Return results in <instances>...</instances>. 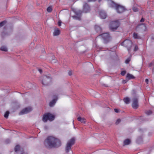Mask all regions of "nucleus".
<instances>
[{
    "instance_id": "obj_13",
    "label": "nucleus",
    "mask_w": 154,
    "mask_h": 154,
    "mask_svg": "<svg viewBox=\"0 0 154 154\" xmlns=\"http://www.w3.org/2000/svg\"><path fill=\"white\" fill-rule=\"evenodd\" d=\"M55 98L49 103V106H50L51 107L54 106L56 103V101L57 100V96H55Z\"/></svg>"
},
{
    "instance_id": "obj_17",
    "label": "nucleus",
    "mask_w": 154,
    "mask_h": 154,
    "mask_svg": "<svg viewBox=\"0 0 154 154\" xmlns=\"http://www.w3.org/2000/svg\"><path fill=\"white\" fill-rule=\"evenodd\" d=\"M130 140L129 139H127L125 140L124 142V143L125 145L129 144L130 143Z\"/></svg>"
},
{
    "instance_id": "obj_20",
    "label": "nucleus",
    "mask_w": 154,
    "mask_h": 154,
    "mask_svg": "<svg viewBox=\"0 0 154 154\" xmlns=\"http://www.w3.org/2000/svg\"><path fill=\"white\" fill-rule=\"evenodd\" d=\"M95 29L96 32H98L101 30V28L97 26H95Z\"/></svg>"
},
{
    "instance_id": "obj_33",
    "label": "nucleus",
    "mask_w": 154,
    "mask_h": 154,
    "mask_svg": "<svg viewBox=\"0 0 154 154\" xmlns=\"http://www.w3.org/2000/svg\"><path fill=\"white\" fill-rule=\"evenodd\" d=\"M68 75H72V72L71 71H69L68 72Z\"/></svg>"
},
{
    "instance_id": "obj_12",
    "label": "nucleus",
    "mask_w": 154,
    "mask_h": 154,
    "mask_svg": "<svg viewBox=\"0 0 154 154\" xmlns=\"http://www.w3.org/2000/svg\"><path fill=\"white\" fill-rule=\"evenodd\" d=\"M99 15L100 18L103 19H105L107 16L105 11H101L99 12Z\"/></svg>"
},
{
    "instance_id": "obj_34",
    "label": "nucleus",
    "mask_w": 154,
    "mask_h": 154,
    "mask_svg": "<svg viewBox=\"0 0 154 154\" xmlns=\"http://www.w3.org/2000/svg\"><path fill=\"white\" fill-rule=\"evenodd\" d=\"M144 19L143 18H142L141 20H140V22H143L144 21Z\"/></svg>"
},
{
    "instance_id": "obj_6",
    "label": "nucleus",
    "mask_w": 154,
    "mask_h": 154,
    "mask_svg": "<svg viewBox=\"0 0 154 154\" xmlns=\"http://www.w3.org/2000/svg\"><path fill=\"white\" fill-rule=\"evenodd\" d=\"M55 118V116L52 114L48 113L44 115L43 116L42 120L44 122H46L48 120L50 121L53 120Z\"/></svg>"
},
{
    "instance_id": "obj_27",
    "label": "nucleus",
    "mask_w": 154,
    "mask_h": 154,
    "mask_svg": "<svg viewBox=\"0 0 154 154\" xmlns=\"http://www.w3.org/2000/svg\"><path fill=\"white\" fill-rule=\"evenodd\" d=\"M146 114L148 115H149L152 113V112L150 110H148L145 112Z\"/></svg>"
},
{
    "instance_id": "obj_15",
    "label": "nucleus",
    "mask_w": 154,
    "mask_h": 154,
    "mask_svg": "<svg viewBox=\"0 0 154 154\" xmlns=\"http://www.w3.org/2000/svg\"><path fill=\"white\" fill-rule=\"evenodd\" d=\"M78 121H80L82 123H85L86 122V120L84 118H82L81 117H79L77 118Z\"/></svg>"
},
{
    "instance_id": "obj_3",
    "label": "nucleus",
    "mask_w": 154,
    "mask_h": 154,
    "mask_svg": "<svg viewBox=\"0 0 154 154\" xmlns=\"http://www.w3.org/2000/svg\"><path fill=\"white\" fill-rule=\"evenodd\" d=\"M111 6L112 7L115 8L117 12L119 13H122L125 11L124 7L117 4L113 2H111Z\"/></svg>"
},
{
    "instance_id": "obj_24",
    "label": "nucleus",
    "mask_w": 154,
    "mask_h": 154,
    "mask_svg": "<svg viewBox=\"0 0 154 154\" xmlns=\"http://www.w3.org/2000/svg\"><path fill=\"white\" fill-rule=\"evenodd\" d=\"M20 148V146L19 145H17L14 149V150L15 152H17L18 151Z\"/></svg>"
},
{
    "instance_id": "obj_4",
    "label": "nucleus",
    "mask_w": 154,
    "mask_h": 154,
    "mask_svg": "<svg viewBox=\"0 0 154 154\" xmlns=\"http://www.w3.org/2000/svg\"><path fill=\"white\" fill-rule=\"evenodd\" d=\"M132 44V42L130 40L126 39L122 43L121 45L127 48L128 52L130 53Z\"/></svg>"
},
{
    "instance_id": "obj_30",
    "label": "nucleus",
    "mask_w": 154,
    "mask_h": 154,
    "mask_svg": "<svg viewBox=\"0 0 154 154\" xmlns=\"http://www.w3.org/2000/svg\"><path fill=\"white\" fill-rule=\"evenodd\" d=\"M121 120L120 119H118L117 120V121L116 122V125L118 124L121 122Z\"/></svg>"
},
{
    "instance_id": "obj_11",
    "label": "nucleus",
    "mask_w": 154,
    "mask_h": 154,
    "mask_svg": "<svg viewBox=\"0 0 154 154\" xmlns=\"http://www.w3.org/2000/svg\"><path fill=\"white\" fill-rule=\"evenodd\" d=\"M138 101L137 98H134L133 100V102L132 106V107L134 109H137L138 107Z\"/></svg>"
},
{
    "instance_id": "obj_37",
    "label": "nucleus",
    "mask_w": 154,
    "mask_h": 154,
    "mask_svg": "<svg viewBox=\"0 0 154 154\" xmlns=\"http://www.w3.org/2000/svg\"><path fill=\"white\" fill-rule=\"evenodd\" d=\"M96 0H88V2H94Z\"/></svg>"
},
{
    "instance_id": "obj_8",
    "label": "nucleus",
    "mask_w": 154,
    "mask_h": 154,
    "mask_svg": "<svg viewBox=\"0 0 154 154\" xmlns=\"http://www.w3.org/2000/svg\"><path fill=\"white\" fill-rule=\"evenodd\" d=\"M51 78L49 75L43 76L42 78V83L44 85H47L51 81Z\"/></svg>"
},
{
    "instance_id": "obj_29",
    "label": "nucleus",
    "mask_w": 154,
    "mask_h": 154,
    "mask_svg": "<svg viewBox=\"0 0 154 154\" xmlns=\"http://www.w3.org/2000/svg\"><path fill=\"white\" fill-rule=\"evenodd\" d=\"M130 60L131 59L130 58H127L125 61V63L126 64L129 63Z\"/></svg>"
},
{
    "instance_id": "obj_2",
    "label": "nucleus",
    "mask_w": 154,
    "mask_h": 154,
    "mask_svg": "<svg viewBox=\"0 0 154 154\" xmlns=\"http://www.w3.org/2000/svg\"><path fill=\"white\" fill-rule=\"evenodd\" d=\"M90 7L89 5L87 3H85L83 6L82 11H79L76 12V14L77 15L79 16V17H77L76 16H74L73 17L79 20L80 19V16L82 12L85 13H88L90 12Z\"/></svg>"
},
{
    "instance_id": "obj_43",
    "label": "nucleus",
    "mask_w": 154,
    "mask_h": 154,
    "mask_svg": "<svg viewBox=\"0 0 154 154\" xmlns=\"http://www.w3.org/2000/svg\"><path fill=\"white\" fill-rule=\"evenodd\" d=\"M21 154H23L22 153Z\"/></svg>"
},
{
    "instance_id": "obj_14",
    "label": "nucleus",
    "mask_w": 154,
    "mask_h": 154,
    "mask_svg": "<svg viewBox=\"0 0 154 154\" xmlns=\"http://www.w3.org/2000/svg\"><path fill=\"white\" fill-rule=\"evenodd\" d=\"M126 78L128 80L134 79L135 78L133 75L130 73H128L127 74Z\"/></svg>"
},
{
    "instance_id": "obj_40",
    "label": "nucleus",
    "mask_w": 154,
    "mask_h": 154,
    "mask_svg": "<svg viewBox=\"0 0 154 154\" xmlns=\"http://www.w3.org/2000/svg\"><path fill=\"white\" fill-rule=\"evenodd\" d=\"M123 82H124V83H125L126 82H125V81H123Z\"/></svg>"
},
{
    "instance_id": "obj_39",
    "label": "nucleus",
    "mask_w": 154,
    "mask_h": 154,
    "mask_svg": "<svg viewBox=\"0 0 154 154\" xmlns=\"http://www.w3.org/2000/svg\"><path fill=\"white\" fill-rule=\"evenodd\" d=\"M54 60V63H55L56 62L57 60Z\"/></svg>"
},
{
    "instance_id": "obj_18",
    "label": "nucleus",
    "mask_w": 154,
    "mask_h": 154,
    "mask_svg": "<svg viewBox=\"0 0 154 154\" xmlns=\"http://www.w3.org/2000/svg\"><path fill=\"white\" fill-rule=\"evenodd\" d=\"M123 100L125 103L127 104L129 103L130 101L129 98L127 97L124 98Z\"/></svg>"
},
{
    "instance_id": "obj_35",
    "label": "nucleus",
    "mask_w": 154,
    "mask_h": 154,
    "mask_svg": "<svg viewBox=\"0 0 154 154\" xmlns=\"http://www.w3.org/2000/svg\"><path fill=\"white\" fill-rule=\"evenodd\" d=\"M114 111L115 112H116V113H118L119 112L118 110L117 109H114Z\"/></svg>"
},
{
    "instance_id": "obj_26",
    "label": "nucleus",
    "mask_w": 154,
    "mask_h": 154,
    "mask_svg": "<svg viewBox=\"0 0 154 154\" xmlns=\"http://www.w3.org/2000/svg\"><path fill=\"white\" fill-rule=\"evenodd\" d=\"M133 37L134 38H139V36H138L137 34L135 32L133 33Z\"/></svg>"
},
{
    "instance_id": "obj_42",
    "label": "nucleus",
    "mask_w": 154,
    "mask_h": 154,
    "mask_svg": "<svg viewBox=\"0 0 154 154\" xmlns=\"http://www.w3.org/2000/svg\"><path fill=\"white\" fill-rule=\"evenodd\" d=\"M101 0H99V2H100Z\"/></svg>"
},
{
    "instance_id": "obj_36",
    "label": "nucleus",
    "mask_w": 154,
    "mask_h": 154,
    "mask_svg": "<svg viewBox=\"0 0 154 154\" xmlns=\"http://www.w3.org/2000/svg\"><path fill=\"white\" fill-rule=\"evenodd\" d=\"M148 81H149V80H148V79H146L145 82L147 84H148Z\"/></svg>"
},
{
    "instance_id": "obj_31",
    "label": "nucleus",
    "mask_w": 154,
    "mask_h": 154,
    "mask_svg": "<svg viewBox=\"0 0 154 154\" xmlns=\"http://www.w3.org/2000/svg\"><path fill=\"white\" fill-rule=\"evenodd\" d=\"M126 72L125 71H122L121 72V75H122L124 76V75L125 74H126Z\"/></svg>"
},
{
    "instance_id": "obj_7",
    "label": "nucleus",
    "mask_w": 154,
    "mask_h": 154,
    "mask_svg": "<svg viewBox=\"0 0 154 154\" xmlns=\"http://www.w3.org/2000/svg\"><path fill=\"white\" fill-rule=\"evenodd\" d=\"M75 139L74 138H71L67 143L66 147L65 150L66 152H68L71 149V147L75 143Z\"/></svg>"
},
{
    "instance_id": "obj_16",
    "label": "nucleus",
    "mask_w": 154,
    "mask_h": 154,
    "mask_svg": "<svg viewBox=\"0 0 154 154\" xmlns=\"http://www.w3.org/2000/svg\"><path fill=\"white\" fill-rule=\"evenodd\" d=\"M60 34V30L57 28L54 29V32L53 33V35L54 36H57L59 35Z\"/></svg>"
},
{
    "instance_id": "obj_32",
    "label": "nucleus",
    "mask_w": 154,
    "mask_h": 154,
    "mask_svg": "<svg viewBox=\"0 0 154 154\" xmlns=\"http://www.w3.org/2000/svg\"><path fill=\"white\" fill-rule=\"evenodd\" d=\"M58 25L60 26H61V22L60 21H58Z\"/></svg>"
},
{
    "instance_id": "obj_1",
    "label": "nucleus",
    "mask_w": 154,
    "mask_h": 154,
    "mask_svg": "<svg viewBox=\"0 0 154 154\" xmlns=\"http://www.w3.org/2000/svg\"><path fill=\"white\" fill-rule=\"evenodd\" d=\"M45 144L48 148H57L61 145L60 140L51 136L48 137L45 141Z\"/></svg>"
},
{
    "instance_id": "obj_28",
    "label": "nucleus",
    "mask_w": 154,
    "mask_h": 154,
    "mask_svg": "<svg viewBox=\"0 0 154 154\" xmlns=\"http://www.w3.org/2000/svg\"><path fill=\"white\" fill-rule=\"evenodd\" d=\"M132 10L134 12H136L138 11V9L135 7H133L132 8Z\"/></svg>"
},
{
    "instance_id": "obj_10",
    "label": "nucleus",
    "mask_w": 154,
    "mask_h": 154,
    "mask_svg": "<svg viewBox=\"0 0 154 154\" xmlns=\"http://www.w3.org/2000/svg\"><path fill=\"white\" fill-rule=\"evenodd\" d=\"M32 110V109L31 107L26 108L23 109L19 113L20 115L27 114Z\"/></svg>"
},
{
    "instance_id": "obj_9",
    "label": "nucleus",
    "mask_w": 154,
    "mask_h": 154,
    "mask_svg": "<svg viewBox=\"0 0 154 154\" xmlns=\"http://www.w3.org/2000/svg\"><path fill=\"white\" fill-rule=\"evenodd\" d=\"M101 37L102 38L104 39L105 42L107 43V42L110 41L111 39L109 34L108 33H103L99 36L97 38H99V37Z\"/></svg>"
},
{
    "instance_id": "obj_5",
    "label": "nucleus",
    "mask_w": 154,
    "mask_h": 154,
    "mask_svg": "<svg viewBox=\"0 0 154 154\" xmlns=\"http://www.w3.org/2000/svg\"><path fill=\"white\" fill-rule=\"evenodd\" d=\"M120 25V23L119 20L115 21H113L111 22L110 25V28L112 31L116 30L119 27Z\"/></svg>"
},
{
    "instance_id": "obj_23",
    "label": "nucleus",
    "mask_w": 154,
    "mask_h": 154,
    "mask_svg": "<svg viewBox=\"0 0 154 154\" xmlns=\"http://www.w3.org/2000/svg\"><path fill=\"white\" fill-rule=\"evenodd\" d=\"M138 49V46L137 45H134V48L133 49V51L134 52H135L137 51Z\"/></svg>"
},
{
    "instance_id": "obj_25",
    "label": "nucleus",
    "mask_w": 154,
    "mask_h": 154,
    "mask_svg": "<svg viewBox=\"0 0 154 154\" xmlns=\"http://www.w3.org/2000/svg\"><path fill=\"white\" fill-rule=\"evenodd\" d=\"M6 23L5 21H3L0 23V28L3 26Z\"/></svg>"
},
{
    "instance_id": "obj_19",
    "label": "nucleus",
    "mask_w": 154,
    "mask_h": 154,
    "mask_svg": "<svg viewBox=\"0 0 154 154\" xmlns=\"http://www.w3.org/2000/svg\"><path fill=\"white\" fill-rule=\"evenodd\" d=\"M0 49L2 51H8L7 48L6 47L4 46L1 47L0 48Z\"/></svg>"
},
{
    "instance_id": "obj_21",
    "label": "nucleus",
    "mask_w": 154,
    "mask_h": 154,
    "mask_svg": "<svg viewBox=\"0 0 154 154\" xmlns=\"http://www.w3.org/2000/svg\"><path fill=\"white\" fill-rule=\"evenodd\" d=\"M9 112L8 111H7L5 113V114H4V116L5 118L7 119L8 118L9 114Z\"/></svg>"
},
{
    "instance_id": "obj_22",
    "label": "nucleus",
    "mask_w": 154,
    "mask_h": 154,
    "mask_svg": "<svg viewBox=\"0 0 154 154\" xmlns=\"http://www.w3.org/2000/svg\"><path fill=\"white\" fill-rule=\"evenodd\" d=\"M47 10L48 12H51L52 11V7L50 6L47 8Z\"/></svg>"
},
{
    "instance_id": "obj_38",
    "label": "nucleus",
    "mask_w": 154,
    "mask_h": 154,
    "mask_svg": "<svg viewBox=\"0 0 154 154\" xmlns=\"http://www.w3.org/2000/svg\"><path fill=\"white\" fill-rule=\"evenodd\" d=\"M38 71L40 73L42 72V70L41 69H39Z\"/></svg>"
},
{
    "instance_id": "obj_41",
    "label": "nucleus",
    "mask_w": 154,
    "mask_h": 154,
    "mask_svg": "<svg viewBox=\"0 0 154 154\" xmlns=\"http://www.w3.org/2000/svg\"><path fill=\"white\" fill-rule=\"evenodd\" d=\"M123 82H124V83H125L126 82H125V81H123Z\"/></svg>"
}]
</instances>
